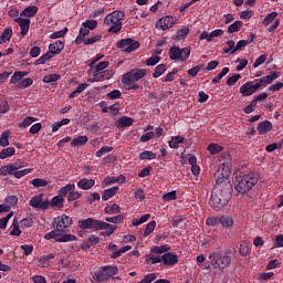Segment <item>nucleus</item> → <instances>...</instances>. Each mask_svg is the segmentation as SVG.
<instances>
[{"label":"nucleus","mask_w":283,"mask_h":283,"mask_svg":"<svg viewBox=\"0 0 283 283\" xmlns=\"http://www.w3.org/2000/svg\"><path fill=\"white\" fill-rule=\"evenodd\" d=\"M231 198V181L227 178V175L221 174L218 177L214 188L212 189L210 197V207L214 211H221L227 205H229V199Z\"/></svg>","instance_id":"f257e3e1"},{"label":"nucleus","mask_w":283,"mask_h":283,"mask_svg":"<svg viewBox=\"0 0 283 283\" xmlns=\"http://www.w3.org/2000/svg\"><path fill=\"white\" fill-rule=\"evenodd\" d=\"M229 266H231V256L224 255L220 250L210 252L205 265L206 270L212 272L213 275L224 273V269Z\"/></svg>","instance_id":"f03ea898"},{"label":"nucleus","mask_w":283,"mask_h":283,"mask_svg":"<svg viewBox=\"0 0 283 283\" xmlns=\"http://www.w3.org/2000/svg\"><path fill=\"white\" fill-rule=\"evenodd\" d=\"M80 228L93 229V231H105L101 232V235H104V238H109V235L116 231V226L93 218L80 221Z\"/></svg>","instance_id":"7ed1b4c3"},{"label":"nucleus","mask_w":283,"mask_h":283,"mask_svg":"<svg viewBox=\"0 0 283 283\" xmlns=\"http://www.w3.org/2000/svg\"><path fill=\"white\" fill-rule=\"evenodd\" d=\"M259 176L256 172H249L244 176H238L234 181V189L239 193H249L254 185H258Z\"/></svg>","instance_id":"20e7f679"},{"label":"nucleus","mask_w":283,"mask_h":283,"mask_svg":"<svg viewBox=\"0 0 283 283\" xmlns=\"http://www.w3.org/2000/svg\"><path fill=\"white\" fill-rule=\"evenodd\" d=\"M125 18V12L123 11H114L105 17L104 23L106 25H111L108 29V32H114L116 34L117 32H120L123 30V19Z\"/></svg>","instance_id":"39448f33"},{"label":"nucleus","mask_w":283,"mask_h":283,"mask_svg":"<svg viewBox=\"0 0 283 283\" xmlns=\"http://www.w3.org/2000/svg\"><path fill=\"white\" fill-rule=\"evenodd\" d=\"M145 74H147V70L145 69H133L128 73L124 74L122 83H124V85H129L130 83H135L136 81L144 78Z\"/></svg>","instance_id":"423d86ee"},{"label":"nucleus","mask_w":283,"mask_h":283,"mask_svg":"<svg viewBox=\"0 0 283 283\" xmlns=\"http://www.w3.org/2000/svg\"><path fill=\"white\" fill-rule=\"evenodd\" d=\"M191 54L189 48L180 49L178 46H172L169 50V56L171 61H187Z\"/></svg>","instance_id":"0eeeda50"},{"label":"nucleus","mask_w":283,"mask_h":283,"mask_svg":"<svg viewBox=\"0 0 283 283\" xmlns=\"http://www.w3.org/2000/svg\"><path fill=\"white\" fill-rule=\"evenodd\" d=\"M53 227L57 231L65 233L72 227V218L66 214L59 216L53 220Z\"/></svg>","instance_id":"6e6552de"},{"label":"nucleus","mask_w":283,"mask_h":283,"mask_svg":"<svg viewBox=\"0 0 283 283\" xmlns=\"http://www.w3.org/2000/svg\"><path fill=\"white\" fill-rule=\"evenodd\" d=\"M117 48H120L124 50V52H127L128 54L132 52H135V50H138L140 48V42L135 41L132 38L123 39L117 42Z\"/></svg>","instance_id":"1a4fd4ad"},{"label":"nucleus","mask_w":283,"mask_h":283,"mask_svg":"<svg viewBox=\"0 0 283 283\" xmlns=\"http://www.w3.org/2000/svg\"><path fill=\"white\" fill-rule=\"evenodd\" d=\"M261 87V84L256 82V84H253V82H247L240 87V92L242 93V96H252V94H255Z\"/></svg>","instance_id":"9d476101"},{"label":"nucleus","mask_w":283,"mask_h":283,"mask_svg":"<svg viewBox=\"0 0 283 283\" xmlns=\"http://www.w3.org/2000/svg\"><path fill=\"white\" fill-rule=\"evenodd\" d=\"M174 18L166 15L157 21L156 28H159V30H169V28H174Z\"/></svg>","instance_id":"9b49d317"},{"label":"nucleus","mask_w":283,"mask_h":283,"mask_svg":"<svg viewBox=\"0 0 283 283\" xmlns=\"http://www.w3.org/2000/svg\"><path fill=\"white\" fill-rule=\"evenodd\" d=\"M14 21L20 25L21 35L25 36L30 32V19L15 18Z\"/></svg>","instance_id":"f8f14e48"},{"label":"nucleus","mask_w":283,"mask_h":283,"mask_svg":"<svg viewBox=\"0 0 283 283\" xmlns=\"http://www.w3.org/2000/svg\"><path fill=\"white\" fill-rule=\"evenodd\" d=\"M161 260L166 266H174L175 264H178V255L167 252L161 256Z\"/></svg>","instance_id":"ddd939ff"},{"label":"nucleus","mask_w":283,"mask_h":283,"mask_svg":"<svg viewBox=\"0 0 283 283\" xmlns=\"http://www.w3.org/2000/svg\"><path fill=\"white\" fill-rule=\"evenodd\" d=\"M54 258H56V255L52 253L39 258L38 266H40V269H48V266H50V260H54Z\"/></svg>","instance_id":"4468645a"},{"label":"nucleus","mask_w":283,"mask_h":283,"mask_svg":"<svg viewBox=\"0 0 283 283\" xmlns=\"http://www.w3.org/2000/svg\"><path fill=\"white\" fill-rule=\"evenodd\" d=\"M64 48H65V44L61 40H57L56 42L51 43L49 45V52H51V54H53L54 56V54H61Z\"/></svg>","instance_id":"2eb2a0df"},{"label":"nucleus","mask_w":283,"mask_h":283,"mask_svg":"<svg viewBox=\"0 0 283 283\" xmlns=\"http://www.w3.org/2000/svg\"><path fill=\"white\" fill-rule=\"evenodd\" d=\"M275 78H280V72H273L270 75L263 76L258 81V83L262 87V85H269L270 83H273Z\"/></svg>","instance_id":"dca6fc26"},{"label":"nucleus","mask_w":283,"mask_h":283,"mask_svg":"<svg viewBox=\"0 0 283 283\" xmlns=\"http://www.w3.org/2000/svg\"><path fill=\"white\" fill-rule=\"evenodd\" d=\"M94 185H96V181L94 179L83 178L77 181L78 189H83L84 191H88V189H92Z\"/></svg>","instance_id":"f3484780"},{"label":"nucleus","mask_w":283,"mask_h":283,"mask_svg":"<svg viewBox=\"0 0 283 283\" xmlns=\"http://www.w3.org/2000/svg\"><path fill=\"white\" fill-rule=\"evenodd\" d=\"M256 129L261 135L269 134V132L273 129V124L269 120H264L259 124Z\"/></svg>","instance_id":"a211bd4d"},{"label":"nucleus","mask_w":283,"mask_h":283,"mask_svg":"<svg viewBox=\"0 0 283 283\" xmlns=\"http://www.w3.org/2000/svg\"><path fill=\"white\" fill-rule=\"evenodd\" d=\"M117 192H118V186L106 189L102 195V200L107 201L109 200V198H114V196H116Z\"/></svg>","instance_id":"6ab92c4d"},{"label":"nucleus","mask_w":283,"mask_h":283,"mask_svg":"<svg viewBox=\"0 0 283 283\" xmlns=\"http://www.w3.org/2000/svg\"><path fill=\"white\" fill-rule=\"evenodd\" d=\"M36 12H39V8L36 6H30L27 7L21 13L20 15L22 17H28V18H32L36 15Z\"/></svg>","instance_id":"aec40b11"},{"label":"nucleus","mask_w":283,"mask_h":283,"mask_svg":"<svg viewBox=\"0 0 283 283\" xmlns=\"http://www.w3.org/2000/svg\"><path fill=\"white\" fill-rule=\"evenodd\" d=\"M88 34H90V29H87L85 27L81 28L80 34L75 39L76 45H81V43H83V41H85V36H87Z\"/></svg>","instance_id":"412c9836"},{"label":"nucleus","mask_w":283,"mask_h":283,"mask_svg":"<svg viewBox=\"0 0 283 283\" xmlns=\"http://www.w3.org/2000/svg\"><path fill=\"white\" fill-rule=\"evenodd\" d=\"M219 224H221L223 229H231V227H233V218L223 216L219 218Z\"/></svg>","instance_id":"4be33fe9"},{"label":"nucleus","mask_w":283,"mask_h":283,"mask_svg":"<svg viewBox=\"0 0 283 283\" xmlns=\"http://www.w3.org/2000/svg\"><path fill=\"white\" fill-rule=\"evenodd\" d=\"M17 149L14 147H8L0 151V160H6V158H10L11 156H14Z\"/></svg>","instance_id":"5701e85b"},{"label":"nucleus","mask_w":283,"mask_h":283,"mask_svg":"<svg viewBox=\"0 0 283 283\" xmlns=\"http://www.w3.org/2000/svg\"><path fill=\"white\" fill-rule=\"evenodd\" d=\"M24 76H28V72H25V71H17L11 76L10 83L12 85H14L15 83H19V81H21V78H23Z\"/></svg>","instance_id":"b1692460"},{"label":"nucleus","mask_w":283,"mask_h":283,"mask_svg":"<svg viewBox=\"0 0 283 283\" xmlns=\"http://www.w3.org/2000/svg\"><path fill=\"white\" fill-rule=\"evenodd\" d=\"M54 57V53L48 52L34 62V65H45L50 59Z\"/></svg>","instance_id":"393cba45"},{"label":"nucleus","mask_w":283,"mask_h":283,"mask_svg":"<svg viewBox=\"0 0 283 283\" xmlns=\"http://www.w3.org/2000/svg\"><path fill=\"white\" fill-rule=\"evenodd\" d=\"M74 189H76V186L74 184H69L60 189L59 196L65 198V196H67V193H71V191H74Z\"/></svg>","instance_id":"a878e982"},{"label":"nucleus","mask_w":283,"mask_h":283,"mask_svg":"<svg viewBox=\"0 0 283 283\" xmlns=\"http://www.w3.org/2000/svg\"><path fill=\"white\" fill-rule=\"evenodd\" d=\"M87 136H80L74 138L71 143L72 147H83V145H87Z\"/></svg>","instance_id":"bb28decb"},{"label":"nucleus","mask_w":283,"mask_h":283,"mask_svg":"<svg viewBox=\"0 0 283 283\" xmlns=\"http://www.w3.org/2000/svg\"><path fill=\"white\" fill-rule=\"evenodd\" d=\"M0 176H14L12 164L0 167Z\"/></svg>","instance_id":"cd10ccee"},{"label":"nucleus","mask_w":283,"mask_h":283,"mask_svg":"<svg viewBox=\"0 0 283 283\" xmlns=\"http://www.w3.org/2000/svg\"><path fill=\"white\" fill-rule=\"evenodd\" d=\"M127 251H132V245H125L119 250H115L112 254L111 258L113 260H116V258H120V255H123V253H127Z\"/></svg>","instance_id":"c85d7f7f"},{"label":"nucleus","mask_w":283,"mask_h":283,"mask_svg":"<svg viewBox=\"0 0 283 283\" xmlns=\"http://www.w3.org/2000/svg\"><path fill=\"white\" fill-rule=\"evenodd\" d=\"M11 36H12V30L10 28L4 29L2 34L0 35V45H3L6 41H10Z\"/></svg>","instance_id":"c756f323"},{"label":"nucleus","mask_w":283,"mask_h":283,"mask_svg":"<svg viewBox=\"0 0 283 283\" xmlns=\"http://www.w3.org/2000/svg\"><path fill=\"white\" fill-rule=\"evenodd\" d=\"M8 138H10V130L2 132L0 137V147H8V145H10V140Z\"/></svg>","instance_id":"7c9ffc66"},{"label":"nucleus","mask_w":283,"mask_h":283,"mask_svg":"<svg viewBox=\"0 0 283 283\" xmlns=\"http://www.w3.org/2000/svg\"><path fill=\"white\" fill-rule=\"evenodd\" d=\"M180 143H185V137H180V136L172 137L171 140L169 142L170 149H178V145H180Z\"/></svg>","instance_id":"2f4dec72"},{"label":"nucleus","mask_w":283,"mask_h":283,"mask_svg":"<svg viewBox=\"0 0 283 283\" xmlns=\"http://www.w3.org/2000/svg\"><path fill=\"white\" fill-rule=\"evenodd\" d=\"M139 159L140 160H156V153H153L149 150H144L143 153L139 154Z\"/></svg>","instance_id":"473e14b6"},{"label":"nucleus","mask_w":283,"mask_h":283,"mask_svg":"<svg viewBox=\"0 0 283 283\" xmlns=\"http://www.w3.org/2000/svg\"><path fill=\"white\" fill-rule=\"evenodd\" d=\"M167 72V66L165 64H159L156 66L155 72L153 74L154 78H159V76H163Z\"/></svg>","instance_id":"72a5a7b5"},{"label":"nucleus","mask_w":283,"mask_h":283,"mask_svg":"<svg viewBox=\"0 0 283 283\" xmlns=\"http://www.w3.org/2000/svg\"><path fill=\"white\" fill-rule=\"evenodd\" d=\"M93 280H95V282H106V280H109V276L107 275V272L103 270L99 273H95Z\"/></svg>","instance_id":"f704fd0d"},{"label":"nucleus","mask_w":283,"mask_h":283,"mask_svg":"<svg viewBox=\"0 0 283 283\" xmlns=\"http://www.w3.org/2000/svg\"><path fill=\"white\" fill-rule=\"evenodd\" d=\"M62 233L63 232L59 231V229L52 230L51 232H49L44 235V240H54V238L56 240V239L61 238Z\"/></svg>","instance_id":"c9c22d12"},{"label":"nucleus","mask_w":283,"mask_h":283,"mask_svg":"<svg viewBox=\"0 0 283 283\" xmlns=\"http://www.w3.org/2000/svg\"><path fill=\"white\" fill-rule=\"evenodd\" d=\"M102 271H105L106 275H108V279L112 277L113 275L118 274V268L116 266L106 265L102 268Z\"/></svg>","instance_id":"e433bc0d"},{"label":"nucleus","mask_w":283,"mask_h":283,"mask_svg":"<svg viewBox=\"0 0 283 283\" xmlns=\"http://www.w3.org/2000/svg\"><path fill=\"white\" fill-rule=\"evenodd\" d=\"M32 171H34L33 168H25V169H22V170H14L13 176H14V178H23V176H28V174H32Z\"/></svg>","instance_id":"4c0bfd02"},{"label":"nucleus","mask_w":283,"mask_h":283,"mask_svg":"<svg viewBox=\"0 0 283 283\" xmlns=\"http://www.w3.org/2000/svg\"><path fill=\"white\" fill-rule=\"evenodd\" d=\"M242 29V21H235L228 28V33L233 34V32H240Z\"/></svg>","instance_id":"58836bf2"},{"label":"nucleus","mask_w":283,"mask_h":283,"mask_svg":"<svg viewBox=\"0 0 283 283\" xmlns=\"http://www.w3.org/2000/svg\"><path fill=\"white\" fill-rule=\"evenodd\" d=\"M276 18H277V12L273 11L269 13L263 20V25H271V23H273V21H275Z\"/></svg>","instance_id":"ea45409f"},{"label":"nucleus","mask_w":283,"mask_h":283,"mask_svg":"<svg viewBox=\"0 0 283 283\" xmlns=\"http://www.w3.org/2000/svg\"><path fill=\"white\" fill-rule=\"evenodd\" d=\"M104 211H105V213H108V214L120 213V208L118 205L113 203L112 206H107L104 209Z\"/></svg>","instance_id":"a19ab883"},{"label":"nucleus","mask_w":283,"mask_h":283,"mask_svg":"<svg viewBox=\"0 0 283 283\" xmlns=\"http://www.w3.org/2000/svg\"><path fill=\"white\" fill-rule=\"evenodd\" d=\"M63 197L62 196H55L51 201V207H57L59 209H63Z\"/></svg>","instance_id":"79ce46f5"},{"label":"nucleus","mask_w":283,"mask_h":283,"mask_svg":"<svg viewBox=\"0 0 283 283\" xmlns=\"http://www.w3.org/2000/svg\"><path fill=\"white\" fill-rule=\"evenodd\" d=\"M101 39H103V36L101 34H95L88 39L83 40V43H84V45H92V44L101 41Z\"/></svg>","instance_id":"37998d69"},{"label":"nucleus","mask_w":283,"mask_h":283,"mask_svg":"<svg viewBox=\"0 0 283 283\" xmlns=\"http://www.w3.org/2000/svg\"><path fill=\"white\" fill-rule=\"evenodd\" d=\"M76 240V235L74 234H64L55 239V242H74Z\"/></svg>","instance_id":"c03bdc74"},{"label":"nucleus","mask_w":283,"mask_h":283,"mask_svg":"<svg viewBox=\"0 0 283 283\" xmlns=\"http://www.w3.org/2000/svg\"><path fill=\"white\" fill-rule=\"evenodd\" d=\"M114 147L112 146H103L99 150L96 151V158H101L102 156H105V154H109V151H113Z\"/></svg>","instance_id":"a18cd8bd"},{"label":"nucleus","mask_w":283,"mask_h":283,"mask_svg":"<svg viewBox=\"0 0 283 283\" xmlns=\"http://www.w3.org/2000/svg\"><path fill=\"white\" fill-rule=\"evenodd\" d=\"M61 78L59 74H49L43 77V83H56Z\"/></svg>","instance_id":"49530a36"},{"label":"nucleus","mask_w":283,"mask_h":283,"mask_svg":"<svg viewBox=\"0 0 283 283\" xmlns=\"http://www.w3.org/2000/svg\"><path fill=\"white\" fill-rule=\"evenodd\" d=\"M31 185H33V187H48V181L45 179H41V178H35L33 180L30 181Z\"/></svg>","instance_id":"de8ad7c7"},{"label":"nucleus","mask_w":283,"mask_h":283,"mask_svg":"<svg viewBox=\"0 0 283 283\" xmlns=\"http://www.w3.org/2000/svg\"><path fill=\"white\" fill-rule=\"evenodd\" d=\"M156 229V221H150L145 229L144 238H147V235L154 233V230Z\"/></svg>","instance_id":"09e8293b"},{"label":"nucleus","mask_w":283,"mask_h":283,"mask_svg":"<svg viewBox=\"0 0 283 283\" xmlns=\"http://www.w3.org/2000/svg\"><path fill=\"white\" fill-rule=\"evenodd\" d=\"M229 74V67H223L222 71L212 80V83H220L224 76Z\"/></svg>","instance_id":"8fccbe9b"},{"label":"nucleus","mask_w":283,"mask_h":283,"mask_svg":"<svg viewBox=\"0 0 283 283\" xmlns=\"http://www.w3.org/2000/svg\"><path fill=\"white\" fill-rule=\"evenodd\" d=\"M41 200H43L41 196H34L30 200V207H33V209H39V207L41 206Z\"/></svg>","instance_id":"3c124183"},{"label":"nucleus","mask_w":283,"mask_h":283,"mask_svg":"<svg viewBox=\"0 0 283 283\" xmlns=\"http://www.w3.org/2000/svg\"><path fill=\"white\" fill-rule=\"evenodd\" d=\"M208 151H210L212 155L220 154V151H222V146L218 144H210L208 146Z\"/></svg>","instance_id":"603ef678"},{"label":"nucleus","mask_w":283,"mask_h":283,"mask_svg":"<svg viewBox=\"0 0 283 283\" xmlns=\"http://www.w3.org/2000/svg\"><path fill=\"white\" fill-rule=\"evenodd\" d=\"M177 193L176 190H172L170 192H167L166 195H163L164 202H171V200H176Z\"/></svg>","instance_id":"864d4df0"},{"label":"nucleus","mask_w":283,"mask_h":283,"mask_svg":"<svg viewBox=\"0 0 283 283\" xmlns=\"http://www.w3.org/2000/svg\"><path fill=\"white\" fill-rule=\"evenodd\" d=\"M97 25L98 22L96 20H87L83 22V28H86L87 30H95Z\"/></svg>","instance_id":"5fc2aeb1"},{"label":"nucleus","mask_w":283,"mask_h":283,"mask_svg":"<svg viewBox=\"0 0 283 283\" xmlns=\"http://www.w3.org/2000/svg\"><path fill=\"white\" fill-rule=\"evenodd\" d=\"M36 118L35 117H25L22 123L19 124V127H30L32 123H35Z\"/></svg>","instance_id":"6e6d98bb"},{"label":"nucleus","mask_w":283,"mask_h":283,"mask_svg":"<svg viewBox=\"0 0 283 283\" xmlns=\"http://www.w3.org/2000/svg\"><path fill=\"white\" fill-rule=\"evenodd\" d=\"M208 227H218L220 224V218L211 217L206 220Z\"/></svg>","instance_id":"4d7b16f0"},{"label":"nucleus","mask_w":283,"mask_h":283,"mask_svg":"<svg viewBox=\"0 0 283 283\" xmlns=\"http://www.w3.org/2000/svg\"><path fill=\"white\" fill-rule=\"evenodd\" d=\"M106 222H111L112 224H118L123 222V216L118 214L115 217H107Z\"/></svg>","instance_id":"13d9d810"},{"label":"nucleus","mask_w":283,"mask_h":283,"mask_svg":"<svg viewBox=\"0 0 283 283\" xmlns=\"http://www.w3.org/2000/svg\"><path fill=\"white\" fill-rule=\"evenodd\" d=\"M65 34H67V28H64L57 32H54L50 35V39H61L62 36H64Z\"/></svg>","instance_id":"bf43d9fd"},{"label":"nucleus","mask_w":283,"mask_h":283,"mask_svg":"<svg viewBox=\"0 0 283 283\" xmlns=\"http://www.w3.org/2000/svg\"><path fill=\"white\" fill-rule=\"evenodd\" d=\"M81 198V192L71 190V193L67 196V201L73 202V200H78Z\"/></svg>","instance_id":"052dcab7"},{"label":"nucleus","mask_w":283,"mask_h":283,"mask_svg":"<svg viewBox=\"0 0 283 283\" xmlns=\"http://www.w3.org/2000/svg\"><path fill=\"white\" fill-rule=\"evenodd\" d=\"M160 62V56L154 55L146 60V65L153 66Z\"/></svg>","instance_id":"680f3d73"},{"label":"nucleus","mask_w":283,"mask_h":283,"mask_svg":"<svg viewBox=\"0 0 283 283\" xmlns=\"http://www.w3.org/2000/svg\"><path fill=\"white\" fill-rule=\"evenodd\" d=\"M266 62V54H262L261 56H259L255 62L253 63V67H260V65H262L263 63Z\"/></svg>","instance_id":"e2e57ef3"},{"label":"nucleus","mask_w":283,"mask_h":283,"mask_svg":"<svg viewBox=\"0 0 283 283\" xmlns=\"http://www.w3.org/2000/svg\"><path fill=\"white\" fill-rule=\"evenodd\" d=\"M10 235H21V229H19V222L18 221H13V229L10 232Z\"/></svg>","instance_id":"0e129e2a"},{"label":"nucleus","mask_w":283,"mask_h":283,"mask_svg":"<svg viewBox=\"0 0 283 283\" xmlns=\"http://www.w3.org/2000/svg\"><path fill=\"white\" fill-rule=\"evenodd\" d=\"M106 67H109V63H108L107 61L99 62V63L95 66V71H96V72H103V70H106Z\"/></svg>","instance_id":"69168bd1"},{"label":"nucleus","mask_w":283,"mask_h":283,"mask_svg":"<svg viewBox=\"0 0 283 283\" xmlns=\"http://www.w3.org/2000/svg\"><path fill=\"white\" fill-rule=\"evenodd\" d=\"M32 83H34V81H32V78L27 77L24 80L21 81V83H19V87H30V85H32Z\"/></svg>","instance_id":"338daca9"},{"label":"nucleus","mask_w":283,"mask_h":283,"mask_svg":"<svg viewBox=\"0 0 283 283\" xmlns=\"http://www.w3.org/2000/svg\"><path fill=\"white\" fill-rule=\"evenodd\" d=\"M157 275L156 273H150V274H147L143 280L142 282L143 283H151L154 282V280H156Z\"/></svg>","instance_id":"774afa93"}]
</instances>
